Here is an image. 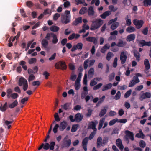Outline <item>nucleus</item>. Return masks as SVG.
<instances>
[{
  "label": "nucleus",
  "instance_id": "nucleus-38",
  "mask_svg": "<svg viewBox=\"0 0 151 151\" xmlns=\"http://www.w3.org/2000/svg\"><path fill=\"white\" fill-rule=\"evenodd\" d=\"M80 82H75L74 86L75 89L76 90H78L80 89Z\"/></svg>",
  "mask_w": 151,
  "mask_h": 151
},
{
  "label": "nucleus",
  "instance_id": "nucleus-16",
  "mask_svg": "<svg viewBox=\"0 0 151 151\" xmlns=\"http://www.w3.org/2000/svg\"><path fill=\"white\" fill-rule=\"evenodd\" d=\"M83 117V116L80 113H77L75 116V121L77 122H79L82 120Z\"/></svg>",
  "mask_w": 151,
  "mask_h": 151
},
{
  "label": "nucleus",
  "instance_id": "nucleus-18",
  "mask_svg": "<svg viewBox=\"0 0 151 151\" xmlns=\"http://www.w3.org/2000/svg\"><path fill=\"white\" fill-rule=\"evenodd\" d=\"M118 34V32L117 30H115L112 32H110V35H111L109 38V40H115L116 39V37L115 35H117Z\"/></svg>",
  "mask_w": 151,
  "mask_h": 151
},
{
  "label": "nucleus",
  "instance_id": "nucleus-61",
  "mask_svg": "<svg viewBox=\"0 0 151 151\" xmlns=\"http://www.w3.org/2000/svg\"><path fill=\"white\" fill-rule=\"evenodd\" d=\"M102 85V84L100 83L95 86L93 88V90H96L99 89Z\"/></svg>",
  "mask_w": 151,
  "mask_h": 151
},
{
  "label": "nucleus",
  "instance_id": "nucleus-3",
  "mask_svg": "<svg viewBox=\"0 0 151 151\" xmlns=\"http://www.w3.org/2000/svg\"><path fill=\"white\" fill-rule=\"evenodd\" d=\"M19 85L20 86H23V88L24 91H26L28 88V85L27 81L23 77H21L19 78Z\"/></svg>",
  "mask_w": 151,
  "mask_h": 151
},
{
  "label": "nucleus",
  "instance_id": "nucleus-20",
  "mask_svg": "<svg viewBox=\"0 0 151 151\" xmlns=\"http://www.w3.org/2000/svg\"><path fill=\"white\" fill-rule=\"evenodd\" d=\"M103 144H104V143H103L102 138L100 137H99L97 139V148H100L101 146H103Z\"/></svg>",
  "mask_w": 151,
  "mask_h": 151
},
{
  "label": "nucleus",
  "instance_id": "nucleus-55",
  "mask_svg": "<svg viewBox=\"0 0 151 151\" xmlns=\"http://www.w3.org/2000/svg\"><path fill=\"white\" fill-rule=\"evenodd\" d=\"M36 61V59L35 58H32L30 59L28 61L29 64H31Z\"/></svg>",
  "mask_w": 151,
  "mask_h": 151
},
{
  "label": "nucleus",
  "instance_id": "nucleus-8",
  "mask_svg": "<svg viewBox=\"0 0 151 151\" xmlns=\"http://www.w3.org/2000/svg\"><path fill=\"white\" fill-rule=\"evenodd\" d=\"M55 145V143L54 142H51L50 144L48 143H46L44 145L43 149L45 150H47L50 148L51 150H53L54 149V147Z\"/></svg>",
  "mask_w": 151,
  "mask_h": 151
},
{
  "label": "nucleus",
  "instance_id": "nucleus-27",
  "mask_svg": "<svg viewBox=\"0 0 151 151\" xmlns=\"http://www.w3.org/2000/svg\"><path fill=\"white\" fill-rule=\"evenodd\" d=\"M7 108V103L6 102L3 105L2 104L0 106V109L2 112H4Z\"/></svg>",
  "mask_w": 151,
  "mask_h": 151
},
{
  "label": "nucleus",
  "instance_id": "nucleus-53",
  "mask_svg": "<svg viewBox=\"0 0 151 151\" xmlns=\"http://www.w3.org/2000/svg\"><path fill=\"white\" fill-rule=\"evenodd\" d=\"M70 5V4L69 1H66L64 2L63 6L65 8H68Z\"/></svg>",
  "mask_w": 151,
  "mask_h": 151
},
{
  "label": "nucleus",
  "instance_id": "nucleus-25",
  "mask_svg": "<svg viewBox=\"0 0 151 151\" xmlns=\"http://www.w3.org/2000/svg\"><path fill=\"white\" fill-rule=\"evenodd\" d=\"M88 13V15L89 16H92L94 15L95 12L93 6H90L89 7Z\"/></svg>",
  "mask_w": 151,
  "mask_h": 151
},
{
  "label": "nucleus",
  "instance_id": "nucleus-58",
  "mask_svg": "<svg viewBox=\"0 0 151 151\" xmlns=\"http://www.w3.org/2000/svg\"><path fill=\"white\" fill-rule=\"evenodd\" d=\"M88 137H86L83 140L82 143V145H87V144L88 143Z\"/></svg>",
  "mask_w": 151,
  "mask_h": 151
},
{
  "label": "nucleus",
  "instance_id": "nucleus-41",
  "mask_svg": "<svg viewBox=\"0 0 151 151\" xmlns=\"http://www.w3.org/2000/svg\"><path fill=\"white\" fill-rule=\"evenodd\" d=\"M12 91L11 89H9L7 91V97L8 98H9L11 96V95L12 92Z\"/></svg>",
  "mask_w": 151,
  "mask_h": 151
},
{
  "label": "nucleus",
  "instance_id": "nucleus-13",
  "mask_svg": "<svg viewBox=\"0 0 151 151\" xmlns=\"http://www.w3.org/2000/svg\"><path fill=\"white\" fill-rule=\"evenodd\" d=\"M87 41L93 42L95 45H96L97 44V39L94 37H89L86 38Z\"/></svg>",
  "mask_w": 151,
  "mask_h": 151
},
{
  "label": "nucleus",
  "instance_id": "nucleus-19",
  "mask_svg": "<svg viewBox=\"0 0 151 151\" xmlns=\"http://www.w3.org/2000/svg\"><path fill=\"white\" fill-rule=\"evenodd\" d=\"M41 44L42 46L45 48H47L49 42L48 40L45 39H43L41 42Z\"/></svg>",
  "mask_w": 151,
  "mask_h": 151
},
{
  "label": "nucleus",
  "instance_id": "nucleus-64",
  "mask_svg": "<svg viewBox=\"0 0 151 151\" xmlns=\"http://www.w3.org/2000/svg\"><path fill=\"white\" fill-rule=\"evenodd\" d=\"M143 88V86L142 85H139L137 86L135 88V90L137 91H139Z\"/></svg>",
  "mask_w": 151,
  "mask_h": 151
},
{
  "label": "nucleus",
  "instance_id": "nucleus-31",
  "mask_svg": "<svg viewBox=\"0 0 151 151\" xmlns=\"http://www.w3.org/2000/svg\"><path fill=\"white\" fill-rule=\"evenodd\" d=\"M144 64L145 67L146 68L147 70L149 69L150 67V64L148 60L146 59L144 60Z\"/></svg>",
  "mask_w": 151,
  "mask_h": 151
},
{
  "label": "nucleus",
  "instance_id": "nucleus-10",
  "mask_svg": "<svg viewBox=\"0 0 151 151\" xmlns=\"http://www.w3.org/2000/svg\"><path fill=\"white\" fill-rule=\"evenodd\" d=\"M140 80L137 77H133V79L130 82L129 87H132L134 86L136 83L140 82Z\"/></svg>",
  "mask_w": 151,
  "mask_h": 151
},
{
  "label": "nucleus",
  "instance_id": "nucleus-34",
  "mask_svg": "<svg viewBox=\"0 0 151 151\" xmlns=\"http://www.w3.org/2000/svg\"><path fill=\"white\" fill-rule=\"evenodd\" d=\"M113 56L114 55L112 52H109L107 55L106 59L108 61H109Z\"/></svg>",
  "mask_w": 151,
  "mask_h": 151
},
{
  "label": "nucleus",
  "instance_id": "nucleus-22",
  "mask_svg": "<svg viewBox=\"0 0 151 151\" xmlns=\"http://www.w3.org/2000/svg\"><path fill=\"white\" fill-rule=\"evenodd\" d=\"M126 44L127 43L126 42H124L122 40L120 39L118 40L116 46L118 47H124L126 45Z\"/></svg>",
  "mask_w": 151,
  "mask_h": 151
},
{
  "label": "nucleus",
  "instance_id": "nucleus-36",
  "mask_svg": "<svg viewBox=\"0 0 151 151\" xmlns=\"http://www.w3.org/2000/svg\"><path fill=\"white\" fill-rule=\"evenodd\" d=\"M87 8L86 7H83L80 10L79 13L81 14H83L85 13Z\"/></svg>",
  "mask_w": 151,
  "mask_h": 151
},
{
  "label": "nucleus",
  "instance_id": "nucleus-44",
  "mask_svg": "<svg viewBox=\"0 0 151 151\" xmlns=\"http://www.w3.org/2000/svg\"><path fill=\"white\" fill-rule=\"evenodd\" d=\"M96 131H94L91 132L90 134L89 138H88L90 140H91L93 139L94 137Z\"/></svg>",
  "mask_w": 151,
  "mask_h": 151
},
{
  "label": "nucleus",
  "instance_id": "nucleus-32",
  "mask_svg": "<svg viewBox=\"0 0 151 151\" xmlns=\"http://www.w3.org/2000/svg\"><path fill=\"white\" fill-rule=\"evenodd\" d=\"M79 127V125L78 124L73 125L72 127L71 132H76L77 130Z\"/></svg>",
  "mask_w": 151,
  "mask_h": 151
},
{
  "label": "nucleus",
  "instance_id": "nucleus-4",
  "mask_svg": "<svg viewBox=\"0 0 151 151\" xmlns=\"http://www.w3.org/2000/svg\"><path fill=\"white\" fill-rule=\"evenodd\" d=\"M55 68L58 69H61L64 70L67 68V66L65 62L61 61L55 63Z\"/></svg>",
  "mask_w": 151,
  "mask_h": 151
},
{
  "label": "nucleus",
  "instance_id": "nucleus-49",
  "mask_svg": "<svg viewBox=\"0 0 151 151\" xmlns=\"http://www.w3.org/2000/svg\"><path fill=\"white\" fill-rule=\"evenodd\" d=\"M54 33H47L45 37V39H46L47 40H49L51 38V35H53Z\"/></svg>",
  "mask_w": 151,
  "mask_h": 151
},
{
  "label": "nucleus",
  "instance_id": "nucleus-47",
  "mask_svg": "<svg viewBox=\"0 0 151 151\" xmlns=\"http://www.w3.org/2000/svg\"><path fill=\"white\" fill-rule=\"evenodd\" d=\"M89 62V59H87L85 60L84 62L83 66L84 69L86 70L87 69L88 67V63Z\"/></svg>",
  "mask_w": 151,
  "mask_h": 151
},
{
  "label": "nucleus",
  "instance_id": "nucleus-23",
  "mask_svg": "<svg viewBox=\"0 0 151 151\" xmlns=\"http://www.w3.org/2000/svg\"><path fill=\"white\" fill-rule=\"evenodd\" d=\"M139 132L136 134L135 137L138 138L144 139L145 137V135L143 133L142 130L141 129L139 130Z\"/></svg>",
  "mask_w": 151,
  "mask_h": 151
},
{
  "label": "nucleus",
  "instance_id": "nucleus-12",
  "mask_svg": "<svg viewBox=\"0 0 151 151\" xmlns=\"http://www.w3.org/2000/svg\"><path fill=\"white\" fill-rule=\"evenodd\" d=\"M125 133L126 137H129L132 141H133L134 140V135L132 132L127 130L125 131Z\"/></svg>",
  "mask_w": 151,
  "mask_h": 151
},
{
  "label": "nucleus",
  "instance_id": "nucleus-48",
  "mask_svg": "<svg viewBox=\"0 0 151 151\" xmlns=\"http://www.w3.org/2000/svg\"><path fill=\"white\" fill-rule=\"evenodd\" d=\"M134 55L136 58L137 60L139 61L140 57V55L139 53L137 52H135Z\"/></svg>",
  "mask_w": 151,
  "mask_h": 151
},
{
  "label": "nucleus",
  "instance_id": "nucleus-28",
  "mask_svg": "<svg viewBox=\"0 0 151 151\" xmlns=\"http://www.w3.org/2000/svg\"><path fill=\"white\" fill-rule=\"evenodd\" d=\"M136 29L135 28L132 26H130L128 27L126 29V31L128 33H131L135 31Z\"/></svg>",
  "mask_w": 151,
  "mask_h": 151
},
{
  "label": "nucleus",
  "instance_id": "nucleus-51",
  "mask_svg": "<svg viewBox=\"0 0 151 151\" xmlns=\"http://www.w3.org/2000/svg\"><path fill=\"white\" fill-rule=\"evenodd\" d=\"M63 108L65 110L67 109H70V107L69 104L68 103H66L63 106Z\"/></svg>",
  "mask_w": 151,
  "mask_h": 151
},
{
  "label": "nucleus",
  "instance_id": "nucleus-54",
  "mask_svg": "<svg viewBox=\"0 0 151 151\" xmlns=\"http://www.w3.org/2000/svg\"><path fill=\"white\" fill-rule=\"evenodd\" d=\"M83 45L81 43H78L76 45V47L78 49L81 50L82 49Z\"/></svg>",
  "mask_w": 151,
  "mask_h": 151
},
{
  "label": "nucleus",
  "instance_id": "nucleus-46",
  "mask_svg": "<svg viewBox=\"0 0 151 151\" xmlns=\"http://www.w3.org/2000/svg\"><path fill=\"white\" fill-rule=\"evenodd\" d=\"M121 96V92L120 91H119L117 92L114 98L116 100H118L120 98Z\"/></svg>",
  "mask_w": 151,
  "mask_h": 151
},
{
  "label": "nucleus",
  "instance_id": "nucleus-7",
  "mask_svg": "<svg viewBox=\"0 0 151 151\" xmlns=\"http://www.w3.org/2000/svg\"><path fill=\"white\" fill-rule=\"evenodd\" d=\"M98 123V122L97 121L90 122L88 125V129H92L94 131H96L97 129L96 127Z\"/></svg>",
  "mask_w": 151,
  "mask_h": 151
},
{
  "label": "nucleus",
  "instance_id": "nucleus-62",
  "mask_svg": "<svg viewBox=\"0 0 151 151\" xmlns=\"http://www.w3.org/2000/svg\"><path fill=\"white\" fill-rule=\"evenodd\" d=\"M139 144L140 147H142L144 148L145 147V143L143 140L140 141L139 142Z\"/></svg>",
  "mask_w": 151,
  "mask_h": 151
},
{
  "label": "nucleus",
  "instance_id": "nucleus-35",
  "mask_svg": "<svg viewBox=\"0 0 151 151\" xmlns=\"http://www.w3.org/2000/svg\"><path fill=\"white\" fill-rule=\"evenodd\" d=\"M118 119L116 118L110 121L109 123V124L110 126L113 125L116 122H118Z\"/></svg>",
  "mask_w": 151,
  "mask_h": 151
},
{
  "label": "nucleus",
  "instance_id": "nucleus-24",
  "mask_svg": "<svg viewBox=\"0 0 151 151\" xmlns=\"http://www.w3.org/2000/svg\"><path fill=\"white\" fill-rule=\"evenodd\" d=\"M135 38V35L134 34L129 35L126 38V40L127 41L130 42L134 40Z\"/></svg>",
  "mask_w": 151,
  "mask_h": 151
},
{
  "label": "nucleus",
  "instance_id": "nucleus-17",
  "mask_svg": "<svg viewBox=\"0 0 151 151\" xmlns=\"http://www.w3.org/2000/svg\"><path fill=\"white\" fill-rule=\"evenodd\" d=\"M71 141L70 139L63 141L62 146L63 147H68L71 144Z\"/></svg>",
  "mask_w": 151,
  "mask_h": 151
},
{
  "label": "nucleus",
  "instance_id": "nucleus-59",
  "mask_svg": "<svg viewBox=\"0 0 151 151\" xmlns=\"http://www.w3.org/2000/svg\"><path fill=\"white\" fill-rule=\"evenodd\" d=\"M20 12L21 14V16L25 18L27 17L26 13L25 12L24 9H20Z\"/></svg>",
  "mask_w": 151,
  "mask_h": 151
},
{
  "label": "nucleus",
  "instance_id": "nucleus-37",
  "mask_svg": "<svg viewBox=\"0 0 151 151\" xmlns=\"http://www.w3.org/2000/svg\"><path fill=\"white\" fill-rule=\"evenodd\" d=\"M115 73H112L109 75V80L110 81H111L113 80L115 76Z\"/></svg>",
  "mask_w": 151,
  "mask_h": 151
},
{
  "label": "nucleus",
  "instance_id": "nucleus-21",
  "mask_svg": "<svg viewBox=\"0 0 151 151\" xmlns=\"http://www.w3.org/2000/svg\"><path fill=\"white\" fill-rule=\"evenodd\" d=\"M82 22V18L81 17H79L75 19L72 23L73 26H76L79 23H81Z\"/></svg>",
  "mask_w": 151,
  "mask_h": 151
},
{
  "label": "nucleus",
  "instance_id": "nucleus-29",
  "mask_svg": "<svg viewBox=\"0 0 151 151\" xmlns=\"http://www.w3.org/2000/svg\"><path fill=\"white\" fill-rule=\"evenodd\" d=\"M50 30L52 32H56L59 30V27L55 25H52L50 28Z\"/></svg>",
  "mask_w": 151,
  "mask_h": 151
},
{
  "label": "nucleus",
  "instance_id": "nucleus-30",
  "mask_svg": "<svg viewBox=\"0 0 151 151\" xmlns=\"http://www.w3.org/2000/svg\"><path fill=\"white\" fill-rule=\"evenodd\" d=\"M140 43L143 46L147 45L149 46H151V42H146L144 40H141Z\"/></svg>",
  "mask_w": 151,
  "mask_h": 151
},
{
  "label": "nucleus",
  "instance_id": "nucleus-56",
  "mask_svg": "<svg viewBox=\"0 0 151 151\" xmlns=\"http://www.w3.org/2000/svg\"><path fill=\"white\" fill-rule=\"evenodd\" d=\"M60 16V14H59L56 13H55L53 16V19L54 20L56 21L57 20L58 18Z\"/></svg>",
  "mask_w": 151,
  "mask_h": 151
},
{
  "label": "nucleus",
  "instance_id": "nucleus-6",
  "mask_svg": "<svg viewBox=\"0 0 151 151\" xmlns=\"http://www.w3.org/2000/svg\"><path fill=\"white\" fill-rule=\"evenodd\" d=\"M128 55V53L126 51H123L121 52L120 55V60L121 63L123 64L126 62Z\"/></svg>",
  "mask_w": 151,
  "mask_h": 151
},
{
  "label": "nucleus",
  "instance_id": "nucleus-14",
  "mask_svg": "<svg viewBox=\"0 0 151 151\" xmlns=\"http://www.w3.org/2000/svg\"><path fill=\"white\" fill-rule=\"evenodd\" d=\"M67 125V122L65 121H63L61 122L60 124L59 130L60 131H63L65 129Z\"/></svg>",
  "mask_w": 151,
  "mask_h": 151
},
{
  "label": "nucleus",
  "instance_id": "nucleus-11",
  "mask_svg": "<svg viewBox=\"0 0 151 151\" xmlns=\"http://www.w3.org/2000/svg\"><path fill=\"white\" fill-rule=\"evenodd\" d=\"M133 23L137 29L140 28L143 25V22L142 20H139L135 19L133 21Z\"/></svg>",
  "mask_w": 151,
  "mask_h": 151
},
{
  "label": "nucleus",
  "instance_id": "nucleus-42",
  "mask_svg": "<svg viewBox=\"0 0 151 151\" xmlns=\"http://www.w3.org/2000/svg\"><path fill=\"white\" fill-rule=\"evenodd\" d=\"M104 123V118H102L100 120L99 124L98 129H100L102 127L103 123Z\"/></svg>",
  "mask_w": 151,
  "mask_h": 151
},
{
  "label": "nucleus",
  "instance_id": "nucleus-33",
  "mask_svg": "<svg viewBox=\"0 0 151 151\" xmlns=\"http://www.w3.org/2000/svg\"><path fill=\"white\" fill-rule=\"evenodd\" d=\"M18 104V103L17 100H15L14 102L9 105V107L11 109L14 108Z\"/></svg>",
  "mask_w": 151,
  "mask_h": 151
},
{
  "label": "nucleus",
  "instance_id": "nucleus-39",
  "mask_svg": "<svg viewBox=\"0 0 151 151\" xmlns=\"http://www.w3.org/2000/svg\"><path fill=\"white\" fill-rule=\"evenodd\" d=\"M112 84L111 83H109L104 85V90H108L111 88Z\"/></svg>",
  "mask_w": 151,
  "mask_h": 151
},
{
  "label": "nucleus",
  "instance_id": "nucleus-57",
  "mask_svg": "<svg viewBox=\"0 0 151 151\" xmlns=\"http://www.w3.org/2000/svg\"><path fill=\"white\" fill-rule=\"evenodd\" d=\"M82 76V73L81 72H80L78 74V77L75 81H76V82H80Z\"/></svg>",
  "mask_w": 151,
  "mask_h": 151
},
{
  "label": "nucleus",
  "instance_id": "nucleus-43",
  "mask_svg": "<svg viewBox=\"0 0 151 151\" xmlns=\"http://www.w3.org/2000/svg\"><path fill=\"white\" fill-rule=\"evenodd\" d=\"M144 3V5L146 6H148V5H151V0H145Z\"/></svg>",
  "mask_w": 151,
  "mask_h": 151
},
{
  "label": "nucleus",
  "instance_id": "nucleus-50",
  "mask_svg": "<svg viewBox=\"0 0 151 151\" xmlns=\"http://www.w3.org/2000/svg\"><path fill=\"white\" fill-rule=\"evenodd\" d=\"M131 92L132 90L131 89L129 90L124 95V97L126 98L129 97L131 95Z\"/></svg>",
  "mask_w": 151,
  "mask_h": 151
},
{
  "label": "nucleus",
  "instance_id": "nucleus-40",
  "mask_svg": "<svg viewBox=\"0 0 151 151\" xmlns=\"http://www.w3.org/2000/svg\"><path fill=\"white\" fill-rule=\"evenodd\" d=\"M58 41V40L57 38L56 35L54 34L53 36V39L52 42L53 44H55L57 43Z\"/></svg>",
  "mask_w": 151,
  "mask_h": 151
},
{
  "label": "nucleus",
  "instance_id": "nucleus-15",
  "mask_svg": "<svg viewBox=\"0 0 151 151\" xmlns=\"http://www.w3.org/2000/svg\"><path fill=\"white\" fill-rule=\"evenodd\" d=\"M116 144L117 146L119 148V149L122 150L124 149V146L122 143L121 140L119 138L116 141Z\"/></svg>",
  "mask_w": 151,
  "mask_h": 151
},
{
  "label": "nucleus",
  "instance_id": "nucleus-5",
  "mask_svg": "<svg viewBox=\"0 0 151 151\" xmlns=\"http://www.w3.org/2000/svg\"><path fill=\"white\" fill-rule=\"evenodd\" d=\"M151 98V93L150 92L144 93L143 91L141 92L139 95V99L140 101H142L146 99H149Z\"/></svg>",
  "mask_w": 151,
  "mask_h": 151
},
{
  "label": "nucleus",
  "instance_id": "nucleus-1",
  "mask_svg": "<svg viewBox=\"0 0 151 151\" xmlns=\"http://www.w3.org/2000/svg\"><path fill=\"white\" fill-rule=\"evenodd\" d=\"M92 24L90 29L91 30H94L99 28L103 22V20L100 18L96 19L92 21Z\"/></svg>",
  "mask_w": 151,
  "mask_h": 151
},
{
  "label": "nucleus",
  "instance_id": "nucleus-45",
  "mask_svg": "<svg viewBox=\"0 0 151 151\" xmlns=\"http://www.w3.org/2000/svg\"><path fill=\"white\" fill-rule=\"evenodd\" d=\"M51 13V10H50L49 9H46L44 10L43 14L44 15H46L49 14H50Z\"/></svg>",
  "mask_w": 151,
  "mask_h": 151
},
{
  "label": "nucleus",
  "instance_id": "nucleus-9",
  "mask_svg": "<svg viewBox=\"0 0 151 151\" xmlns=\"http://www.w3.org/2000/svg\"><path fill=\"white\" fill-rule=\"evenodd\" d=\"M70 15H65V16L62 17L61 19V22L63 24H67L70 22Z\"/></svg>",
  "mask_w": 151,
  "mask_h": 151
},
{
  "label": "nucleus",
  "instance_id": "nucleus-52",
  "mask_svg": "<svg viewBox=\"0 0 151 151\" xmlns=\"http://www.w3.org/2000/svg\"><path fill=\"white\" fill-rule=\"evenodd\" d=\"M59 127V125L58 124L55 125L53 129V131L55 134L58 131V129Z\"/></svg>",
  "mask_w": 151,
  "mask_h": 151
},
{
  "label": "nucleus",
  "instance_id": "nucleus-63",
  "mask_svg": "<svg viewBox=\"0 0 151 151\" xmlns=\"http://www.w3.org/2000/svg\"><path fill=\"white\" fill-rule=\"evenodd\" d=\"M117 60H118L117 58V57H115L114 60V62L113 63V66L114 68L116 67L117 66Z\"/></svg>",
  "mask_w": 151,
  "mask_h": 151
},
{
  "label": "nucleus",
  "instance_id": "nucleus-60",
  "mask_svg": "<svg viewBox=\"0 0 151 151\" xmlns=\"http://www.w3.org/2000/svg\"><path fill=\"white\" fill-rule=\"evenodd\" d=\"M35 79V76L32 74H30L28 80L29 82H30V81L33 80Z\"/></svg>",
  "mask_w": 151,
  "mask_h": 151
},
{
  "label": "nucleus",
  "instance_id": "nucleus-26",
  "mask_svg": "<svg viewBox=\"0 0 151 151\" xmlns=\"http://www.w3.org/2000/svg\"><path fill=\"white\" fill-rule=\"evenodd\" d=\"M94 69L93 68H91L89 70L88 72V76L90 78L92 77L94 75Z\"/></svg>",
  "mask_w": 151,
  "mask_h": 151
},
{
  "label": "nucleus",
  "instance_id": "nucleus-2",
  "mask_svg": "<svg viewBox=\"0 0 151 151\" xmlns=\"http://www.w3.org/2000/svg\"><path fill=\"white\" fill-rule=\"evenodd\" d=\"M117 19L118 18L116 17L114 19L110 20L108 23V25L112 24L110 28L112 30L116 29L119 26V23L118 22H116Z\"/></svg>",
  "mask_w": 151,
  "mask_h": 151
}]
</instances>
